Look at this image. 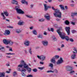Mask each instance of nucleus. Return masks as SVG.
Segmentation results:
<instances>
[{
  "label": "nucleus",
  "instance_id": "obj_21",
  "mask_svg": "<svg viewBox=\"0 0 77 77\" xmlns=\"http://www.w3.org/2000/svg\"><path fill=\"white\" fill-rule=\"evenodd\" d=\"M8 44L10 45H12L14 44V42L10 40H8Z\"/></svg>",
  "mask_w": 77,
  "mask_h": 77
},
{
  "label": "nucleus",
  "instance_id": "obj_16",
  "mask_svg": "<svg viewBox=\"0 0 77 77\" xmlns=\"http://www.w3.org/2000/svg\"><path fill=\"white\" fill-rule=\"evenodd\" d=\"M42 43L44 46H47L48 45V42L47 41H43Z\"/></svg>",
  "mask_w": 77,
  "mask_h": 77
},
{
  "label": "nucleus",
  "instance_id": "obj_31",
  "mask_svg": "<svg viewBox=\"0 0 77 77\" xmlns=\"http://www.w3.org/2000/svg\"><path fill=\"white\" fill-rule=\"evenodd\" d=\"M48 30L49 32H50V31H51V32H54V29L53 28H51L50 29L48 28Z\"/></svg>",
  "mask_w": 77,
  "mask_h": 77
},
{
  "label": "nucleus",
  "instance_id": "obj_3",
  "mask_svg": "<svg viewBox=\"0 0 77 77\" xmlns=\"http://www.w3.org/2000/svg\"><path fill=\"white\" fill-rule=\"evenodd\" d=\"M19 8H20V6H19V5H18L16 7V10L17 13L20 14H24V12L22 11L21 9Z\"/></svg>",
  "mask_w": 77,
  "mask_h": 77
},
{
  "label": "nucleus",
  "instance_id": "obj_52",
  "mask_svg": "<svg viewBox=\"0 0 77 77\" xmlns=\"http://www.w3.org/2000/svg\"><path fill=\"white\" fill-rule=\"evenodd\" d=\"M26 70L25 69H23L22 70L21 72H26Z\"/></svg>",
  "mask_w": 77,
  "mask_h": 77
},
{
  "label": "nucleus",
  "instance_id": "obj_43",
  "mask_svg": "<svg viewBox=\"0 0 77 77\" xmlns=\"http://www.w3.org/2000/svg\"><path fill=\"white\" fill-rule=\"evenodd\" d=\"M71 32H72V33H75L76 32V31L74 30H72Z\"/></svg>",
  "mask_w": 77,
  "mask_h": 77
},
{
  "label": "nucleus",
  "instance_id": "obj_27",
  "mask_svg": "<svg viewBox=\"0 0 77 77\" xmlns=\"http://www.w3.org/2000/svg\"><path fill=\"white\" fill-rule=\"evenodd\" d=\"M26 69H27V71L28 72H31V71H32L31 68L29 67Z\"/></svg>",
  "mask_w": 77,
  "mask_h": 77
},
{
  "label": "nucleus",
  "instance_id": "obj_62",
  "mask_svg": "<svg viewBox=\"0 0 77 77\" xmlns=\"http://www.w3.org/2000/svg\"><path fill=\"white\" fill-rule=\"evenodd\" d=\"M64 46L65 45H64L62 44L61 46V47L62 48L64 47Z\"/></svg>",
  "mask_w": 77,
  "mask_h": 77
},
{
  "label": "nucleus",
  "instance_id": "obj_33",
  "mask_svg": "<svg viewBox=\"0 0 77 77\" xmlns=\"http://www.w3.org/2000/svg\"><path fill=\"white\" fill-rule=\"evenodd\" d=\"M26 17L29 18H33V16L30 15H26Z\"/></svg>",
  "mask_w": 77,
  "mask_h": 77
},
{
  "label": "nucleus",
  "instance_id": "obj_8",
  "mask_svg": "<svg viewBox=\"0 0 77 77\" xmlns=\"http://www.w3.org/2000/svg\"><path fill=\"white\" fill-rule=\"evenodd\" d=\"M73 67L72 66H66V69L67 71H72L73 69Z\"/></svg>",
  "mask_w": 77,
  "mask_h": 77
},
{
  "label": "nucleus",
  "instance_id": "obj_19",
  "mask_svg": "<svg viewBox=\"0 0 77 77\" xmlns=\"http://www.w3.org/2000/svg\"><path fill=\"white\" fill-rule=\"evenodd\" d=\"M10 34V31L9 30H5V33L4 34L5 35H8Z\"/></svg>",
  "mask_w": 77,
  "mask_h": 77
},
{
  "label": "nucleus",
  "instance_id": "obj_26",
  "mask_svg": "<svg viewBox=\"0 0 77 77\" xmlns=\"http://www.w3.org/2000/svg\"><path fill=\"white\" fill-rule=\"evenodd\" d=\"M15 31L17 33H20L21 32V30L19 29H16L15 30Z\"/></svg>",
  "mask_w": 77,
  "mask_h": 77
},
{
  "label": "nucleus",
  "instance_id": "obj_13",
  "mask_svg": "<svg viewBox=\"0 0 77 77\" xmlns=\"http://www.w3.org/2000/svg\"><path fill=\"white\" fill-rule=\"evenodd\" d=\"M44 7L45 8V11H47L48 8H51V6H48L46 4L44 5Z\"/></svg>",
  "mask_w": 77,
  "mask_h": 77
},
{
  "label": "nucleus",
  "instance_id": "obj_25",
  "mask_svg": "<svg viewBox=\"0 0 77 77\" xmlns=\"http://www.w3.org/2000/svg\"><path fill=\"white\" fill-rule=\"evenodd\" d=\"M32 33L35 35H36L37 34V32L35 30H34L32 31Z\"/></svg>",
  "mask_w": 77,
  "mask_h": 77
},
{
  "label": "nucleus",
  "instance_id": "obj_7",
  "mask_svg": "<svg viewBox=\"0 0 77 77\" xmlns=\"http://www.w3.org/2000/svg\"><path fill=\"white\" fill-rule=\"evenodd\" d=\"M20 64H19L18 65V67L17 68V71H21V69L20 68H22V67L23 66V64L21 63V60L20 61Z\"/></svg>",
  "mask_w": 77,
  "mask_h": 77
},
{
  "label": "nucleus",
  "instance_id": "obj_50",
  "mask_svg": "<svg viewBox=\"0 0 77 77\" xmlns=\"http://www.w3.org/2000/svg\"><path fill=\"white\" fill-rule=\"evenodd\" d=\"M71 16L72 17H74V16H75L74 13H72L71 14Z\"/></svg>",
  "mask_w": 77,
  "mask_h": 77
},
{
  "label": "nucleus",
  "instance_id": "obj_18",
  "mask_svg": "<svg viewBox=\"0 0 77 77\" xmlns=\"http://www.w3.org/2000/svg\"><path fill=\"white\" fill-rule=\"evenodd\" d=\"M21 2L22 4H26L27 5H28V3L26 0H21Z\"/></svg>",
  "mask_w": 77,
  "mask_h": 77
},
{
  "label": "nucleus",
  "instance_id": "obj_14",
  "mask_svg": "<svg viewBox=\"0 0 77 77\" xmlns=\"http://www.w3.org/2000/svg\"><path fill=\"white\" fill-rule=\"evenodd\" d=\"M9 41V40H7L6 39H4L3 40V42L4 44H5V45H8V42Z\"/></svg>",
  "mask_w": 77,
  "mask_h": 77
},
{
  "label": "nucleus",
  "instance_id": "obj_28",
  "mask_svg": "<svg viewBox=\"0 0 77 77\" xmlns=\"http://www.w3.org/2000/svg\"><path fill=\"white\" fill-rule=\"evenodd\" d=\"M29 51L30 54H32V48H29Z\"/></svg>",
  "mask_w": 77,
  "mask_h": 77
},
{
  "label": "nucleus",
  "instance_id": "obj_35",
  "mask_svg": "<svg viewBox=\"0 0 77 77\" xmlns=\"http://www.w3.org/2000/svg\"><path fill=\"white\" fill-rule=\"evenodd\" d=\"M74 51H75V52H74V51H73V53L77 54V49H76V48H74Z\"/></svg>",
  "mask_w": 77,
  "mask_h": 77
},
{
  "label": "nucleus",
  "instance_id": "obj_6",
  "mask_svg": "<svg viewBox=\"0 0 77 77\" xmlns=\"http://www.w3.org/2000/svg\"><path fill=\"white\" fill-rule=\"evenodd\" d=\"M21 63H23V68H25V69L28 68V67H29V65H27V64L26 63L24 62V61L21 60Z\"/></svg>",
  "mask_w": 77,
  "mask_h": 77
},
{
  "label": "nucleus",
  "instance_id": "obj_2",
  "mask_svg": "<svg viewBox=\"0 0 77 77\" xmlns=\"http://www.w3.org/2000/svg\"><path fill=\"white\" fill-rule=\"evenodd\" d=\"M52 9L53 10H54V13L53 14L54 16L55 17H58L59 18H61V15H62V13L59 10H58V9H55L54 7H52Z\"/></svg>",
  "mask_w": 77,
  "mask_h": 77
},
{
  "label": "nucleus",
  "instance_id": "obj_15",
  "mask_svg": "<svg viewBox=\"0 0 77 77\" xmlns=\"http://www.w3.org/2000/svg\"><path fill=\"white\" fill-rule=\"evenodd\" d=\"M0 50L1 51L3 52H5V47H3L2 45H0Z\"/></svg>",
  "mask_w": 77,
  "mask_h": 77
},
{
  "label": "nucleus",
  "instance_id": "obj_20",
  "mask_svg": "<svg viewBox=\"0 0 77 77\" xmlns=\"http://www.w3.org/2000/svg\"><path fill=\"white\" fill-rule=\"evenodd\" d=\"M24 24H25V23L24 22L20 20L18 23V24L20 25V26H21V25H23Z\"/></svg>",
  "mask_w": 77,
  "mask_h": 77
},
{
  "label": "nucleus",
  "instance_id": "obj_11",
  "mask_svg": "<svg viewBox=\"0 0 77 77\" xmlns=\"http://www.w3.org/2000/svg\"><path fill=\"white\" fill-rule=\"evenodd\" d=\"M65 29L66 32H67L68 35H69V33H70V31H69L70 28L69 27H66Z\"/></svg>",
  "mask_w": 77,
  "mask_h": 77
},
{
  "label": "nucleus",
  "instance_id": "obj_53",
  "mask_svg": "<svg viewBox=\"0 0 77 77\" xmlns=\"http://www.w3.org/2000/svg\"><path fill=\"white\" fill-rule=\"evenodd\" d=\"M6 57L7 58H8V59H10L11 58V57L9 56H6Z\"/></svg>",
  "mask_w": 77,
  "mask_h": 77
},
{
  "label": "nucleus",
  "instance_id": "obj_24",
  "mask_svg": "<svg viewBox=\"0 0 77 77\" xmlns=\"http://www.w3.org/2000/svg\"><path fill=\"white\" fill-rule=\"evenodd\" d=\"M51 62L52 63H55L56 62V60H55V58H53L51 60Z\"/></svg>",
  "mask_w": 77,
  "mask_h": 77
},
{
  "label": "nucleus",
  "instance_id": "obj_17",
  "mask_svg": "<svg viewBox=\"0 0 77 77\" xmlns=\"http://www.w3.org/2000/svg\"><path fill=\"white\" fill-rule=\"evenodd\" d=\"M11 3L12 4H15V5H17V6L19 5L18 3V1L16 0H12Z\"/></svg>",
  "mask_w": 77,
  "mask_h": 77
},
{
  "label": "nucleus",
  "instance_id": "obj_44",
  "mask_svg": "<svg viewBox=\"0 0 77 77\" xmlns=\"http://www.w3.org/2000/svg\"><path fill=\"white\" fill-rule=\"evenodd\" d=\"M71 24H72V25H73V26H74L75 24V23L74 22H71Z\"/></svg>",
  "mask_w": 77,
  "mask_h": 77
},
{
  "label": "nucleus",
  "instance_id": "obj_34",
  "mask_svg": "<svg viewBox=\"0 0 77 77\" xmlns=\"http://www.w3.org/2000/svg\"><path fill=\"white\" fill-rule=\"evenodd\" d=\"M13 75L14 76H16L17 75V72L16 71L14 72L13 73Z\"/></svg>",
  "mask_w": 77,
  "mask_h": 77
},
{
  "label": "nucleus",
  "instance_id": "obj_1",
  "mask_svg": "<svg viewBox=\"0 0 77 77\" xmlns=\"http://www.w3.org/2000/svg\"><path fill=\"white\" fill-rule=\"evenodd\" d=\"M57 32L59 34L60 37L62 39H66L67 41H68L69 39V37L68 36H65V34L62 33L61 32H60V29H57Z\"/></svg>",
  "mask_w": 77,
  "mask_h": 77
},
{
  "label": "nucleus",
  "instance_id": "obj_4",
  "mask_svg": "<svg viewBox=\"0 0 77 77\" xmlns=\"http://www.w3.org/2000/svg\"><path fill=\"white\" fill-rule=\"evenodd\" d=\"M37 57L40 59L42 61H44V60H45V59H46V56L44 55H41L40 56L37 55Z\"/></svg>",
  "mask_w": 77,
  "mask_h": 77
},
{
  "label": "nucleus",
  "instance_id": "obj_30",
  "mask_svg": "<svg viewBox=\"0 0 77 77\" xmlns=\"http://www.w3.org/2000/svg\"><path fill=\"white\" fill-rule=\"evenodd\" d=\"M48 66L52 68H53V64L52 63H50L49 64Z\"/></svg>",
  "mask_w": 77,
  "mask_h": 77
},
{
  "label": "nucleus",
  "instance_id": "obj_54",
  "mask_svg": "<svg viewBox=\"0 0 77 77\" xmlns=\"http://www.w3.org/2000/svg\"><path fill=\"white\" fill-rule=\"evenodd\" d=\"M40 64H41L42 65H43V64H44V62L42 61H41L40 62Z\"/></svg>",
  "mask_w": 77,
  "mask_h": 77
},
{
  "label": "nucleus",
  "instance_id": "obj_60",
  "mask_svg": "<svg viewBox=\"0 0 77 77\" xmlns=\"http://www.w3.org/2000/svg\"><path fill=\"white\" fill-rule=\"evenodd\" d=\"M9 51H13L12 50V48H10L9 49Z\"/></svg>",
  "mask_w": 77,
  "mask_h": 77
},
{
  "label": "nucleus",
  "instance_id": "obj_48",
  "mask_svg": "<svg viewBox=\"0 0 77 77\" xmlns=\"http://www.w3.org/2000/svg\"><path fill=\"white\" fill-rule=\"evenodd\" d=\"M54 57L57 59H59V56L58 55H56L54 56Z\"/></svg>",
  "mask_w": 77,
  "mask_h": 77
},
{
  "label": "nucleus",
  "instance_id": "obj_49",
  "mask_svg": "<svg viewBox=\"0 0 77 77\" xmlns=\"http://www.w3.org/2000/svg\"><path fill=\"white\" fill-rule=\"evenodd\" d=\"M43 35H47V32L45 31H44Z\"/></svg>",
  "mask_w": 77,
  "mask_h": 77
},
{
  "label": "nucleus",
  "instance_id": "obj_63",
  "mask_svg": "<svg viewBox=\"0 0 77 77\" xmlns=\"http://www.w3.org/2000/svg\"><path fill=\"white\" fill-rule=\"evenodd\" d=\"M74 14L75 16L77 15V13H74Z\"/></svg>",
  "mask_w": 77,
  "mask_h": 77
},
{
  "label": "nucleus",
  "instance_id": "obj_9",
  "mask_svg": "<svg viewBox=\"0 0 77 77\" xmlns=\"http://www.w3.org/2000/svg\"><path fill=\"white\" fill-rule=\"evenodd\" d=\"M44 17L48 20H50V15L48 14H45V15Z\"/></svg>",
  "mask_w": 77,
  "mask_h": 77
},
{
  "label": "nucleus",
  "instance_id": "obj_23",
  "mask_svg": "<svg viewBox=\"0 0 77 77\" xmlns=\"http://www.w3.org/2000/svg\"><path fill=\"white\" fill-rule=\"evenodd\" d=\"M5 73L4 72H0V77H4Z\"/></svg>",
  "mask_w": 77,
  "mask_h": 77
},
{
  "label": "nucleus",
  "instance_id": "obj_29",
  "mask_svg": "<svg viewBox=\"0 0 77 77\" xmlns=\"http://www.w3.org/2000/svg\"><path fill=\"white\" fill-rule=\"evenodd\" d=\"M75 54H73L71 56V58L72 59H74L75 58Z\"/></svg>",
  "mask_w": 77,
  "mask_h": 77
},
{
  "label": "nucleus",
  "instance_id": "obj_58",
  "mask_svg": "<svg viewBox=\"0 0 77 77\" xmlns=\"http://www.w3.org/2000/svg\"><path fill=\"white\" fill-rule=\"evenodd\" d=\"M33 5H30V8H33Z\"/></svg>",
  "mask_w": 77,
  "mask_h": 77
},
{
  "label": "nucleus",
  "instance_id": "obj_5",
  "mask_svg": "<svg viewBox=\"0 0 77 77\" xmlns=\"http://www.w3.org/2000/svg\"><path fill=\"white\" fill-rule=\"evenodd\" d=\"M4 14H5V15L7 17H8L9 16V13H8L7 11H5L4 12V13H1V15L2 16V17H3V20H5L6 19V17H5Z\"/></svg>",
  "mask_w": 77,
  "mask_h": 77
},
{
  "label": "nucleus",
  "instance_id": "obj_38",
  "mask_svg": "<svg viewBox=\"0 0 77 77\" xmlns=\"http://www.w3.org/2000/svg\"><path fill=\"white\" fill-rule=\"evenodd\" d=\"M65 23L67 25H68L69 24V22L68 20H66L65 22Z\"/></svg>",
  "mask_w": 77,
  "mask_h": 77
},
{
  "label": "nucleus",
  "instance_id": "obj_37",
  "mask_svg": "<svg viewBox=\"0 0 77 77\" xmlns=\"http://www.w3.org/2000/svg\"><path fill=\"white\" fill-rule=\"evenodd\" d=\"M38 38H42V35L41 34H39L38 35Z\"/></svg>",
  "mask_w": 77,
  "mask_h": 77
},
{
  "label": "nucleus",
  "instance_id": "obj_32",
  "mask_svg": "<svg viewBox=\"0 0 77 77\" xmlns=\"http://www.w3.org/2000/svg\"><path fill=\"white\" fill-rule=\"evenodd\" d=\"M45 20V19L42 18V19H39L38 20V21H40V22H43V21H44Z\"/></svg>",
  "mask_w": 77,
  "mask_h": 77
},
{
  "label": "nucleus",
  "instance_id": "obj_12",
  "mask_svg": "<svg viewBox=\"0 0 77 77\" xmlns=\"http://www.w3.org/2000/svg\"><path fill=\"white\" fill-rule=\"evenodd\" d=\"M63 62V60H62V58H60V59L59 60L57 61V65H59V64H61Z\"/></svg>",
  "mask_w": 77,
  "mask_h": 77
},
{
  "label": "nucleus",
  "instance_id": "obj_57",
  "mask_svg": "<svg viewBox=\"0 0 77 77\" xmlns=\"http://www.w3.org/2000/svg\"><path fill=\"white\" fill-rule=\"evenodd\" d=\"M8 27H9V28H10V29H13V28H14V27H13V26H8Z\"/></svg>",
  "mask_w": 77,
  "mask_h": 77
},
{
  "label": "nucleus",
  "instance_id": "obj_42",
  "mask_svg": "<svg viewBox=\"0 0 77 77\" xmlns=\"http://www.w3.org/2000/svg\"><path fill=\"white\" fill-rule=\"evenodd\" d=\"M33 71L36 72H37L38 70L36 69H34L32 70Z\"/></svg>",
  "mask_w": 77,
  "mask_h": 77
},
{
  "label": "nucleus",
  "instance_id": "obj_55",
  "mask_svg": "<svg viewBox=\"0 0 77 77\" xmlns=\"http://www.w3.org/2000/svg\"><path fill=\"white\" fill-rule=\"evenodd\" d=\"M31 30H32V29H33V26H31L29 28Z\"/></svg>",
  "mask_w": 77,
  "mask_h": 77
},
{
  "label": "nucleus",
  "instance_id": "obj_47",
  "mask_svg": "<svg viewBox=\"0 0 77 77\" xmlns=\"http://www.w3.org/2000/svg\"><path fill=\"white\" fill-rule=\"evenodd\" d=\"M75 72V71L74 70H72L70 72V74H72V73H74Z\"/></svg>",
  "mask_w": 77,
  "mask_h": 77
},
{
  "label": "nucleus",
  "instance_id": "obj_41",
  "mask_svg": "<svg viewBox=\"0 0 77 77\" xmlns=\"http://www.w3.org/2000/svg\"><path fill=\"white\" fill-rule=\"evenodd\" d=\"M26 77H33V75L31 74H29Z\"/></svg>",
  "mask_w": 77,
  "mask_h": 77
},
{
  "label": "nucleus",
  "instance_id": "obj_10",
  "mask_svg": "<svg viewBox=\"0 0 77 77\" xmlns=\"http://www.w3.org/2000/svg\"><path fill=\"white\" fill-rule=\"evenodd\" d=\"M30 44V42L29 41L27 40L25 42L24 44L25 46H29Z\"/></svg>",
  "mask_w": 77,
  "mask_h": 77
},
{
  "label": "nucleus",
  "instance_id": "obj_36",
  "mask_svg": "<svg viewBox=\"0 0 77 77\" xmlns=\"http://www.w3.org/2000/svg\"><path fill=\"white\" fill-rule=\"evenodd\" d=\"M45 68V67H38V69H40V70H42L43 69H44V68Z\"/></svg>",
  "mask_w": 77,
  "mask_h": 77
},
{
  "label": "nucleus",
  "instance_id": "obj_40",
  "mask_svg": "<svg viewBox=\"0 0 77 77\" xmlns=\"http://www.w3.org/2000/svg\"><path fill=\"white\" fill-rule=\"evenodd\" d=\"M47 72L48 73H49V72H52V73H53L54 72V71H53L52 70H48L47 71Z\"/></svg>",
  "mask_w": 77,
  "mask_h": 77
},
{
  "label": "nucleus",
  "instance_id": "obj_46",
  "mask_svg": "<svg viewBox=\"0 0 77 77\" xmlns=\"http://www.w3.org/2000/svg\"><path fill=\"white\" fill-rule=\"evenodd\" d=\"M21 74L22 76H23V77L26 76V74H24L23 72H22Z\"/></svg>",
  "mask_w": 77,
  "mask_h": 77
},
{
  "label": "nucleus",
  "instance_id": "obj_51",
  "mask_svg": "<svg viewBox=\"0 0 77 77\" xmlns=\"http://www.w3.org/2000/svg\"><path fill=\"white\" fill-rule=\"evenodd\" d=\"M57 51H61V50L60 49V48H57Z\"/></svg>",
  "mask_w": 77,
  "mask_h": 77
},
{
  "label": "nucleus",
  "instance_id": "obj_64",
  "mask_svg": "<svg viewBox=\"0 0 77 77\" xmlns=\"http://www.w3.org/2000/svg\"><path fill=\"white\" fill-rule=\"evenodd\" d=\"M25 53H27V51L26 50H24Z\"/></svg>",
  "mask_w": 77,
  "mask_h": 77
},
{
  "label": "nucleus",
  "instance_id": "obj_61",
  "mask_svg": "<svg viewBox=\"0 0 77 77\" xmlns=\"http://www.w3.org/2000/svg\"><path fill=\"white\" fill-rule=\"evenodd\" d=\"M64 8L65 9H66V10L68 9V8L67 7V6H65Z\"/></svg>",
  "mask_w": 77,
  "mask_h": 77
},
{
  "label": "nucleus",
  "instance_id": "obj_59",
  "mask_svg": "<svg viewBox=\"0 0 77 77\" xmlns=\"http://www.w3.org/2000/svg\"><path fill=\"white\" fill-rule=\"evenodd\" d=\"M56 21H60V19L58 18H57L56 19Z\"/></svg>",
  "mask_w": 77,
  "mask_h": 77
},
{
  "label": "nucleus",
  "instance_id": "obj_22",
  "mask_svg": "<svg viewBox=\"0 0 77 77\" xmlns=\"http://www.w3.org/2000/svg\"><path fill=\"white\" fill-rule=\"evenodd\" d=\"M59 7H60L61 9L63 10L64 11L65 10V8H64V6L62 5H59Z\"/></svg>",
  "mask_w": 77,
  "mask_h": 77
},
{
  "label": "nucleus",
  "instance_id": "obj_56",
  "mask_svg": "<svg viewBox=\"0 0 77 77\" xmlns=\"http://www.w3.org/2000/svg\"><path fill=\"white\" fill-rule=\"evenodd\" d=\"M6 73H8L9 74V73H10V72H11V71H6Z\"/></svg>",
  "mask_w": 77,
  "mask_h": 77
},
{
  "label": "nucleus",
  "instance_id": "obj_45",
  "mask_svg": "<svg viewBox=\"0 0 77 77\" xmlns=\"http://www.w3.org/2000/svg\"><path fill=\"white\" fill-rule=\"evenodd\" d=\"M69 41H71V42H74V40L72 38L69 39Z\"/></svg>",
  "mask_w": 77,
  "mask_h": 77
},
{
  "label": "nucleus",
  "instance_id": "obj_39",
  "mask_svg": "<svg viewBox=\"0 0 77 77\" xmlns=\"http://www.w3.org/2000/svg\"><path fill=\"white\" fill-rule=\"evenodd\" d=\"M6 54H7L8 55H14L15 54L14 53H6Z\"/></svg>",
  "mask_w": 77,
  "mask_h": 77
}]
</instances>
